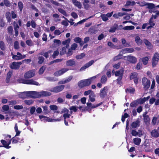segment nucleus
<instances>
[{
  "instance_id": "cd10ccee",
  "label": "nucleus",
  "mask_w": 159,
  "mask_h": 159,
  "mask_svg": "<svg viewBox=\"0 0 159 159\" xmlns=\"http://www.w3.org/2000/svg\"><path fill=\"white\" fill-rule=\"evenodd\" d=\"M143 6H146L149 9H152L155 7L154 4L152 3H146L144 4Z\"/></svg>"
},
{
  "instance_id": "473e14b6",
  "label": "nucleus",
  "mask_w": 159,
  "mask_h": 159,
  "mask_svg": "<svg viewBox=\"0 0 159 159\" xmlns=\"http://www.w3.org/2000/svg\"><path fill=\"white\" fill-rule=\"evenodd\" d=\"M107 45L109 46L111 48H116L117 49L120 48H119L118 46H116L115 45L111 42H108L107 43Z\"/></svg>"
},
{
  "instance_id": "20e7f679",
  "label": "nucleus",
  "mask_w": 159,
  "mask_h": 159,
  "mask_svg": "<svg viewBox=\"0 0 159 159\" xmlns=\"http://www.w3.org/2000/svg\"><path fill=\"white\" fill-rule=\"evenodd\" d=\"M70 41V39H68L66 40L63 41L62 42V44L64 45H66V47L62 48L61 51L60 52V54L62 55L65 53L66 51V48H67L69 46V44Z\"/></svg>"
},
{
  "instance_id": "052dcab7",
  "label": "nucleus",
  "mask_w": 159,
  "mask_h": 159,
  "mask_svg": "<svg viewBox=\"0 0 159 159\" xmlns=\"http://www.w3.org/2000/svg\"><path fill=\"white\" fill-rule=\"evenodd\" d=\"M14 47L16 49H18L19 48V43L17 41H15L14 43Z\"/></svg>"
},
{
  "instance_id": "412c9836",
  "label": "nucleus",
  "mask_w": 159,
  "mask_h": 159,
  "mask_svg": "<svg viewBox=\"0 0 159 159\" xmlns=\"http://www.w3.org/2000/svg\"><path fill=\"white\" fill-rule=\"evenodd\" d=\"M140 121L139 120L132 122L131 124V126L133 128H135L139 127Z\"/></svg>"
},
{
  "instance_id": "09e8293b",
  "label": "nucleus",
  "mask_w": 159,
  "mask_h": 159,
  "mask_svg": "<svg viewBox=\"0 0 159 159\" xmlns=\"http://www.w3.org/2000/svg\"><path fill=\"white\" fill-rule=\"evenodd\" d=\"M138 103L137 100L131 102L130 104V106L132 107H134L138 105Z\"/></svg>"
},
{
  "instance_id": "aec40b11",
  "label": "nucleus",
  "mask_w": 159,
  "mask_h": 159,
  "mask_svg": "<svg viewBox=\"0 0 159 159\" xmlns=\"http://www.w3.org/2000/svg\"><path fill=\"white\" fill-rule=\"evenodd\" d=\"M52 93L49 92L47 91H42L39 92V97L40 98L43 96H48L51 95Z\"/></svg>"
},
{
  "instance_id": "393cba45",
  "label": "nucleus",
  "mask_w": 159,
  "mask_h": 159,
  "mask_svg": "<svg viewBox=\"0 0 159 159\" xmlns=\"http://www.w3.org/2000/svg\"><path fill=\"white\" fill-rule=\"evenodd\" d=\"M143 120L144 122L146 124L148 123L150 121V119L148 115L145 114H143Z\"/></svg>"
},
{
  "instance_id": "ea45409f",
  "label": "nucleus",
  "mask_w": 159,
  "mask_h": 159,
  "mask_svg": "<svg viewBox=\"0 0 159 159\" xmlns=\"http://www.w3.org/2000/svg\"><path fill=\"white\" fill-rule=\"evenodd\" d=\"M58 10L59 12H60L64 15L66 16H68L66 12L63 9L61 8H59L58 9Z\"/></svg>"
},
{
  "instance_id": "3c124183",
  "label": "nucleus",
  "mask_w": 159,
  "mask_h": 159,
  "mask_svg": "<svg viewBox=\"0 0 159 159\" xmlns=\"http://www.w3.org/2000/svg\"><path fill=\"white\" fill-rule=\"evenodd\" d=\"M137 133L138 136L139 137H141L144 134V132L140 130H138Z\"/></svg>"
},
{
  "instance_id": "0e129e2a",
  "label": "nucleus",
  "mask_w": 159,
  "mask_h": 159,
  "mask_svg": "<svg viewBox=\"0 0 159 159\" xmlns=\"http://www.w3.org/2000/svg\"><path fill=\"white\" fill-rule=\"evenodd\" d=\"M25 103L28 105H30L32 104L33 101L32 100H25Z\"/></svg>"
},
{
  "instance_id": "4468645a",
  "label": "nucleus",
  "mask_w": 159,
  "mask_h": 159,
  "mask_svg": "<svg viewBox=\"0 0 159 159\" xmlns=\"http://www.w3.org/2000/svg\"><path fill=\"white\" fill-rule=\"evenodd\" d=\"M73 78L72 76H70L67 78L62 80L61 81H60L58 83V84H64L65 83H67L71 81Z\"/></svg>"
},
{
  "instance_id": "c85d7f7f",
  "label": "nucleus",
  "mask_w": 159,
  "mask_h": 159,
  "mask_svg": "<svg viewBox=\"0 0 159 159\" xmlns=\"http://www.w3.org/2000/svg\"><path fill=\"white\" fill-rule=\"evenodd\" d=\"M53 17L54 18V21L55 22H57L61 20L59 18V16L57 14H53Z\"/></svg>"
},
{
  "instance_id": "c9c22d12",
  "label": "nucleus",
  "mask_w": 159,
  "mask_h": 159,
  "mask_svg": "<svg viewBox=\"0 0 159 159\" xmlns=\"http://www.w3.org/2000/svg\"><path fill=\"white\" fill-rule=\"evenodd\" d=\"M134 27L133 26H128L124 27L123 29L125 30H134Z\"/></svg>"
},
{
  "instance_id": "4c0bfd02",
  "label": "nucleus",
  "mask_w": 159,
  "mask_h": 159,
  "mask_svg": "<svg viewBox=\"0 0 159 159\" xmlns=\"http://www.w3.org/2000/svg\"><path fill=\"white\" fill-rule=\"evenodd\" d=\"M107 78L105 75L103 76L101 79V82L102 84H105L107 81Z\"/></svg>"
},
{
  "instance_id": "423d86ee",
  "label": "nucleus",
  "mask_w": 159,
  "mask_h": 159,
  "mask_svg": "<svg viewBox=\"0 0 159 159\" xmlns=\"http://www.w3.org/2000/svg\"><path fill=\"white\" fill-rule=\"evenodd\" d=\"M124 59L131 63L135 64L137 61V58L131 55L125 57Z\"/></svg>"
},
{
  "instance_id": "774afa93",
  "label": "nucleus",
  "mask_w": 159,
  "mask_h": 159,
  "mask_svg": "<svg viewBox=\"0 0 159 159\" xmlns=\"http://www.w3.org/2000/svg\"><path fill=\"white\" fill-rule=\"evenodd\" d=\"M81 40V38L78 37L75 38L74 39V41L77 43H80Z\"/></svg>"
},
{
  "instance_id": "13d9d810",
  "label": "nucleus",
  "mask_w": 159,
  "mask_h": 159,
  "mask_svg": "<svg viewBox=\"0 0 159 159\" xmlns=\"http://www.w3.org/2000/svg\"><path fill=\"white\" fill-rule=\"evenodd\" d=\"M59 53V52L57 50L54 51L53 54L52 55L53 58H55L58 55Z\"/></svg>"
},
{
  "instance_id": "f257e3e1",
  "label": "nucleus",
  "mask_w": 159,
  "mask_h": 159,
  "mask_svg": "<svg viewBox=\"0 0 159 159\" xmlns=\"http://www.w3.org/2000/svg\"><path fill=\"white\" fill-rule=\"evenodd\" d=\"M19 96L23 98L27 97L33 98H40L39 92L34 91L25 92L22 93Z\"/></svg>"
},
{
  "instance_id": "ddd939ff",
  "label": "nucleus",
  "mask_w": 159,
  "mask_h": 159,
  "mask_svg": "<svg viewBox=\"0 0 159 159\" xmlns=\"http://www.w3.org/2000/svg\"><path fill=\"white\" fill-rule=\"evenodd\" d=\"M1 142L3 145V147L9 149L11 148L10 146H9L11 143V140H10L8 141H6L2 139L1 140Z\"/></svg>"
},
{
  "instance_id": "69168bd1",
  "label": "nucleus",
  "mask_w": 159,
  "mask_h": 159,
  "mask_svg": "<svg viewBox=\"0 0 159 159\" xmlns=\"http://www.w3.org/2000/svg\"><path fill=\"white\" fill-rule=\"evenodd\" d=\"M71 16L75 19H76L78 17L77 14L75 12H72L71 13Z\"/></svg>"
},
{
  "instance_id": "e433bc0d",
  "label": "nucleus",
  "mask_w": 159,
  "mask_h": 159,
  "mask_svg": "<svg viewBox=\"0 0 159 159\" xmlns=\"http://www.w3.org/2000/svg\"><path fill=\"white\" fill-rule=\"evenodd\" d=\"M47 79L48 81L52 82L55 81L57 80V78L51 77H47Z\"/></svg>"
},
{
  "instance_id": "f8f14e48",
  "label": "nucleus",
  "mask_w": 159,
  "mask_h": 159,
  "mask_svg": "<svg viewBox=\"0 0 159 159\" xmlns=\"http://www.w3.org/2000/svg\"><path fill=\"white\" fill-rule=\"evenodd\" d=\"M22 64L21 62H14L10 65V67L12 69H17L20 67V66Z\"/></svg>"
},
{
  "instance_id": "6e6d98bb",
  "label": "nucleus",
  "mask_w": 159,
  "mask_h": 159,
  "mask_svg": "<svg viewBox=\"0 0 159 159\" xmlns=\"http://www.w3.org/2000/svg\"><path fill=\"white\" fill-rule=\"evenodd\" d=\"M70 115L68 114V113H64L63 115V117L64 118V120H66V119L70 118Z\"/></svg>"
},
{
  "instance_id": "1a4fd4ad",
  "label": "nucleus",
  "mask_w": 159,
  "mask_h": 159,
  "mask_svg": "<svg viewBox=\"0 0 159 159\" xmlns=\"http://www.w3.org/2000/svg\"><path fill=\"white\" fill-rule=\"evenodd\" d=\"M26 56L25 55H22L19 52L17 53L16 55H13L12 58L13 59L16 60H21L25 58Z\"/></svg>"
},
{
  "instance_id": "c03bdc74",
  "label": "nucleus",
  "mask_w": 159,
  "mask_h": 159,
  "mask_svg": "<svg viewBox=\"0 0 159 159\" xmlns=\"http://www.w3.org/2000/svg\"><path fill=\"white\" fill-rule=\"evenodd\" d=\"M145 98H143L142 99H140L137 100V102L138 104H142L143 103H144L145 102Z\"/></svg>"
},
{
  "instance_id": "a18cd8bd",
  "label": "nucleus",
  "mask_w": 159,
  "mask_h": 159,
  "mask_svg": "<svg viewBox=\"0 0 159 159\" xmlns=\"http://www.w3.org/2000/svg\"><path fill=\"white\" fill-rule=\"evenodd\" d=\"M18 6L20 11H21L23 9V4L21 2H19L18 3Z\"/></svg>"
},
{
  "instance_id": "6ab92c4d",
  "label": "nucleus",
  "mask_w": 159,
  "mask_h": 159,
  "mask_svg": "<svg viewBox=\"0 0 159 159\" xmlns=\"http://www.w3.org/2000/svg\"><path fill=\"white\" fill-rule=\"evenodd\" d=\"M72 3L74 5L77 7L78 9H81L82 7V3L80 2L77 1V0H72Z\"/></svg>"
},
{
  "instance_id": "2f4dec72",
  "label": "nucleus",
  "mask_w": 159,
  "mask_h": 159,
  "mask_svg": "<svg viewBox=\"0 0 159 159\" xmlns=\"http://www.w3.org/2000/svg\"><path fill=\"white\" fill-rule=\"evenodd\" d=\"M12 74V72L9 71L7 74V76L6 79V82L8 83L9 82L10 79L11 78Z\"/></svg>"
},
{
  "instance_id": "6e6552de",
  "label": "nucleus",
  "mask_w": 159,
  "mask_h": 159,
  "mask_svg": "<svg viewBox=\"0 0 159 159\" xmlns=\"http://www.w3.org/2000/svg\"><path fill=\"white\" fill-rule=\"evenodd\" d=\"M159 60V54L156 52L154 55L152 59V65L153 67L156 66Z\"/></svg>"
},
{
  "instance_id": "bb28decb",
  "label": "nucleus",
  "mask_w": 159,
  "mask_h": 159,
  "mask_svg": "<svg viewBox=\"0 0 159 159\" xmlns=\"http://www.w3.org/2000/svg\"><path fill=\"white\" fill-rule=\"evenodd\" d=\"M149 59V57H145L141 58V60L143 64L144 65H146L148 63Z\"/></svg>"
},
{
  "instance_id": "39448f33",
  "label": "nucleus",
  "mask_w": 159,
  "mask_h": 159,
  "mask_svg": "<svg viewBox=\"0 0 159 159\" xmlns=\"http://www.w3.org/2000/svg\"><path fill=\"white\" fill-rule=\"evenodd\" d=\"M142 82L144 89H147L149 88L150 81L148 79L145 77L143 78L142 79Z\"/></svg>"
},
{
  "instance_id": "e2e57ef3",
  "label": "nucleus",
  "mask_w": 159,
  "mask_h": 159,
  "mask_svg": "<svg viewBox=\"0 0 159 159\" xmlns=\"http://www.w3.org/2000/svg\"><path fill=\"white\" fill-rule=\"evenodd\" d=\"M121 42L122 44L125 47L128 46L129 44L127 43H126V40L124 39H121Z\"/></svg>"
},
{
  "instance_id": "5fc2aeb1",
  "label": "nucleus",
  "mask_w": 159,
  "mask_h": 159,
  "mask_svg": "<svg viewBox=\"0 0 159 159\" xmlns=\"http://www.w3.org/2000/svg\"><path fill=\"white\" fill-rule=\"evenodd\" d=\"M45 66H43L39 70V74H42L45 70Z\"/></svg>"
},
{
  "instance_id": "7ed1b4c3",
  "label": "nucleus",
  "mask_w": 159,
  "mask_h": 159,
  "mask_svg": "<svg viewBox=\"0 0 159 159\" xmlns=\"http://www.w3.org/2000/svg\"><path fill=\"white\" fill-rule=\"evenodd\" d=\"M124 71V69L123 68L120 69V70L116 71L115 73V75L116 76H119L117 80L118 84H120V81L122 78L123 74Z\"/></svg>"
},
{
  "instance_id": "7c9ffc66",
  "label": "nucleus",
  "mask_w": 159,
  "mask_h": 159,
  "mask_svg": "<svg viewBox=\"0 0 159 159\" xmlns=\"http://www.w3.org/2000/svg\"><path fill=\"white\" fill-rule=\"evenodd\" d=\"M153 17H151L149 21V24L150 25V26H148L147 27V29H149L151 27H153L154 25L155 24L153 22V21L152 20Z\"/></svg>"
},
{
  "instance_id": "4be33fe9",
  "label": "nucleus",
  "mask_w": 159,
  "mask_h": 159,
  "mask_svg": "<svg viewBox=\"0 0 159 159\" xmlns=\"http://www.w3.org/2000/svg\"><path fill=\"white\" fill-rule=\"evenodd\" d=\"M158 132H159L158 129L157 130L154 129L152 130L151 133V136L153 137H157L159 136Z\"/></svg>"
},
{
  "instance_id": "0eeeda50",
  "label": "nucleus",
  "mask_w": 159,
  "mask_h": 159,
  "mask_svg": "<svg viewBox=\"0 0 159 159\" xmlns=\"http://www.w3.org/2000/svg\"><path fill=\"white\" fill-rule=\"evenodd\" d=\"M64 88V85H61L52 88L50 90V91L52 92L57 93L61 91Z\"/></svg>"
},
{
  "instance_id": "603ef678",
  "label": "nucleus",
  "mask_w": 159,
  "mask_h": 159,
  "mask_svg": "<svg viewBox=\"0 0 159 159\" xmlns=\"http://www.w3.org/2000/svg\"><path fill=\"white\" fill-rule=\"evenodd\" d=\"M92 93H94L93 91H92L91 90H89L87 91H85L84 93V95L85 96H87L88 95H90Z\"/></svg>"
},
{
  "instance_id": "58836bf2",
  "label": "nucleus",
  "mask_w": 159,
  "mask_h": 159,
  "mask_svg": "<svg viewBox=\"0 0 159 159\" xmlns=\"http://www.w3.org/2000/svg\"><path fill=\"white\" fill-rule=\"evenodd\" d=\"M135 2L134 1H127L126 4H125L126 6H133L135 5Z\"/></svg>"
},
{
  "instance_id": "f704fd0d",
  "label": "nucleus",
  "mask_w": 159,
  "mask_h": 159,
  "mask_svg": "<svg viewBox=\"0 0 159 159\" xmlns=\"http://www.w3.org/2000/svg\"><path fill=\"white\" fill-rule=\"evenodd\" d=\"M126 91L127 93H133L135 91V89L134 88H130L126 89Z\"/></svg>"
},
{
  "instance_id": "2eb2a0df",
  "label": "nucleus",
  "mask_w": 159,
  "mask_h": 159,
  "mask_svg": "<svg viewBox=\"0 0 159 159\" xmlns=\"http://www.w3.org/2000/svg\"><path fill=\"white\" fill-rule=\"evenodd\" d=\"M24 83L29 84H33L36 85H39V83L38 82L34 80H26L24 81Z\"/></svg>"
},
{
  "instance_id": "dca6fc26",
  "label": "nucleus",
  "mask_w": 159,
  "mask_h": 159,
  "mask_svg": "<svg viewBox=\"0 0 159 159\" xmlns=\"http://www.w3.org/2000/svg\"><path fill=\"white\" fill-rule=\"evenodd\" d=\"M107 90L108 89L107 87H104L103 89L101 90L100 95L101 98H103L107 95Z\"/></svg>"
},
{
  "instance_id": "b1692460",
  "label": "nucleus",
  "mask_w": 159,
  "mask_h": 159,
  "mask_svg": "<svg viewBox=\"0 0 159 159\" xmlns=\"http://www.w3.org/2000/svg\"><path fill=\"white\" fill-rule=\"evenodd\" d=\"M143 42L146 45L147 47V48L148 49H151L152 46L151 43L149 42L148 40H147L145 39L143 40Z\"/></svg>"
},
{
  "instance_id": "de8ad7c7",
  "label": "nucleus",
  "mask_w": 159,
  "mask_h": 159,
  "mask_svg": "<svg viewBox=\"0 0 159 159\" xmlns=\"http://www.w3.org/2000/svg\"><path fill=\"white\" fill-rule=\"evenodd\" d=\"M3 2L4 5L7 7H9L11 5L10 2L8 0H4Z\"/></svg>"
},
{
  "instance_id": "9d476101",
  "label": "nucleus",
  "mask_w": 159,
  "mask_h": 159,
  "mask_svg": "<svg viewBox=\"0 0 159 159\" xmlns=\"http://www.w3.org/2000/svg\"><path fill=\"white\" fill-rule=\"evenodd\" d=\"M68 70L69 69L68 68H64L59 70L56 71L54 73V75L55 76H59L62 75Z\"/></svg>"
},
{
  "instance_id": "680f3d73",
  "label": "nucleus",
  "mask_w": 159,
  "mask_h": 159,
  "mask_svg": "<svg viewBox=\"0 0 159 159\" xmlns=\"http://www.w3.org/2000/svg\"><path fill=\"white\" fill-rule=\"evenodd\" d=\"M157 118L155 116H154L152 121V123L154 125H155L156 124L157 122Z\"/></svg>"
},
{
  "instance_id": "bf43d9fd",
  "label": "nucleus",
  "mask_w": 159,
  "mask_h": 159,
  "mask_svg": "<svg viewBox=\"0 0 159 159\" xmlns=\"http://www.w3.org/2000/svg\"><path fill=\"white\" fill-rule=\"evenodd\" d=\"M38 63L39 64H42L44 58L42 57H39L38 58Z\"/></svg>"
},
{
  "instance_id": "37998d69",
  "label": "nucleus",
  "mask_w": 159,
  "mask_h": 159,
  "mask_svg": "<svg viewBox=\"0 0 159 159\" xmlns=\"http://www.w3.org/2000/svg\"><path fill=\"white\" fill-rule=\"evenodd\" d=\"M0 48L2 50H4L5 49V46L4 43L1 41L0 42Z\"/></svg>"
},
{
  "instance_id": "f03ea898",
  "label": "nucleus",
  "mask_w": 159,
  "mask_h": 159,
  "mask_svg": "<svg viewBox=\"0 0 159 159\" xmlns=\"http://www.w3.org/2000/svg\"><path fill=\"white\" fill-rule=\"evenodd\" d=\"M99 75V74H98L91 78L90 79L81 80L79 82V86L81 87H83L90 85L91 83L92 80L95 79L96 78L98 77Z\"/></svg>"
},
{
  "instance_id": "a19ab883",
  "label": "nucleus",
  "mask_w": 159,
  "mask_h": 159,
  "mask_svg": "<svg viewBox=\"0 0 159 159\" xmlns=\"http://www.w3.org/2000/svg\"><path fill=\"white\" fill-rule=\"evenodd\" d=\"M138 74L137 73L134 72L131 74L130 76L131 79H134L137 77Z\"/></svg>"
},
{
  "instance_id": "4d7b16f0",
  "label": "nucleus",
  "mask_w": 159,
  "mask_h": 159,
  "mask_svg": "<svg viewBox=\"0 0 159 159\" xmlns=\"http://www.w3.org/2000/svg\"><path fill=\"white\" fill-rule=\"evenodd\" d=\"M14 108L16 110L22 109L23 108V107L22 105H16L14 106Z\"/></svg>"
},
{
  "instance_id": "49530a36",
  "label": "nucleus",
  "mask_w": 159,
  "mask_h": 159,
  "mask_svg": "<svg viewBox=\"0 0 159 159\" xmlns=\"http://www.w3.org/2000/svg\"><path fill=\"white\" fill-rule=\"evenodd\" d=\"M49 107L50 109L53 111L57 110L58 109L57 107L55 105H51Z\"/></svg>"
},
{
  "instance_id": "338daca9",
  "label": "nucleus",
  "mask_w": 159,
  "mask_h": 159,
  "mask_svg": "<svg viewBox=\"0 0 159 159\" xmlns=\"http://www.w3.org/2000/svg\"><path fill=\"white\" fill-rule=\"evenodd\" d=\"M131 134L134 136H136L137 135L138 136V133L137 131H136L134 130H132L131 131Z\"/></svg>"
},
{
  "instance_id": "a878e982",
  "label": "nucleus",
  "mask_w": 159,
  "mask_h": 159,
  "mask_svg": "<svg viewBox=\"0 0 159 159\" xmlns=\"http://www.w3.org/2000/svg\"><path fill=\"white\" fill-rule=\"evenodd\" d=\"M135 41L137 44L140 45L142 43V41L138 36H137L135 38Z\"/></svg>"
},
{
  "instance_id": "a211bd4d",
  "label": "nucleus",
  "mask_w": 159,
  "mask_h": 159,
  "mask_svg": "<svg viewBox=\"0 0 159 159\" xmlns=\"http://www.w3.org/2000/svg\"><path fill=\"white\" fill-rule=\"evenodd\" d=\"M66 65L67 66H73L75 65L76 62L74 59H70L66 61Z\"/></svg>"
},
{
  "instance_id": "864d4df0",
  "label": "nucleus",
  "mask_w": 159,
  "mask_h": 159,
  "mask_svg": "<svg viewBox=\"0 0 159 159\" xmlns=\"http://www.w3.org/2000/svg\"><path fill=\"white\" fill-rule=\"evenodd\" d=\"M101 17L102 20L104 21H105L108 20V18L106 15L104 14L102 15H101Z\"/></svg>"
},
{
  "instance_id": "79ce46f5",
  "label": "nucleus",
  "mask_w": 159,
  "mask_h": 159,
  "mask_svg": "<svg viewBox=\"0 0 159 159\" xmlns=\"http://www.w3.org/2000/svg\"><path fill=\"white\" fill-rule=\"evenodd\" d=\"M85 56L84 53H82L80 55H77L76 56V58L77 59H80L84 57Z\"/></svg>"
},
{
  "instance_id": "72a5a7b5",
  "label": "nucleus",
  "mask_w": 159,
  "mask_h": 159,
  "mask_svg": "<svg viewBox=\"0 0 159 159\" xmlns=\"http://www.w3.org/2000/svg\"><path fill=\"white\" fill-rule=\"evenodd\" d=\"M77 107L75 106H72L69 109L70 110V113L72 114L73 111L76 112L77 110Z\"/></svg>"
},
{
  "instance_id": "f3484780",
  "label": "nucleus",
  "mask_w": 159,
  "mask_h": 159,
  "mask_svg": "<svg viewBox=\"0 0 159 159\" xmlns=\"http://www.w3.org/2000/svg\"><path fill=\"white\" fill-rule=\"evenodd\" d=\"M94 62L93 60H91L89 61V62L86 64L85 65L83 66L80 69V71H82L84 70L86 68H88L89 66L92 65L93 63Z\"/></svg>"
},
{
  "instance_id": "5701e85b",
  "label": "nucleus",
  "mask_w": 159,
  "mask_h": 159,
  "mask_svg": "<svg viewBox=\"0 0 159 159\" xmlns=\"http://www.w3.org/2000/svg\"><path fill=\"white\" fill-rule=\"evenodd\" d=\"M134 143L136 145H139L141 143V139L140 138H136L133 139Z\"/></svg>"
},
{
  "instance_id": "c756f323",
  "label": "nucleus",
  "mask_w": 159,
  "mask_h": 159,
  "mask_svg": "<svg viewBox=\"0 0 159 159\" xmlns=\"http://www.w3.org/2000/svg\"><path fill=\"white\" fill-rule=\"evenodd\" d=\"M95 95L94 93H92L89 95V101H90L91 102H93L95 101Z\"/></svg>"
},
{
  "instance_id": "8fccbe9b",
  "label": "nucleus",
  "mask_w": 159,
  "mask_h": 159,
  "mask_svg": "<svg viewBox=\"0 0 159 159\" xmlns=\"http://www.w3.org/2000/svg\"><path fill=\"white\" fill-rule=\"evenodd\" d=\"M69 20L68 19L66 20H63L61 23V24L65 26H67L68 25Z\"/></svg>"
},
{
  "instance_id": "9b49d317",
  "label": "nucleus",
  "mask_w": 159,
  "mask_h": 159,
  "mask_svg": "<svg viewBox=\"0 0 159 159\" xmlns=\"http://www.w3.org/2000/svg\"><path fill=\"white\" fill-rule=\"evenodd\" d=\"M34 71L32 70H30L26 72L24 75V77L25 78H30L35 75Z\"/></svg>"
}]
</instances>
